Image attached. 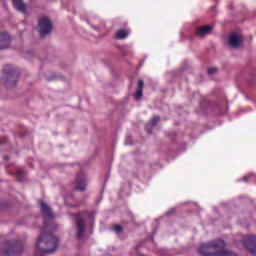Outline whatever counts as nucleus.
Instances as JSON below:
<instances>
[{"mask_svg":"<svg viewBox=\"0 0 256 256\" xmlns=\"http://www.w3.org/2000/svg\"><path fill=\"white\" fill-rule=\"evenodd\" d=\"M73 217L76 229V239L78 241H83V239H85V227L87 225V220L93 219L95 215L93 214V212L83 211L73 214Z\"/></svg>","mask_w":256,"mask_h":256,"instance_id":"nucleus-1","label":"nucleus"},{"mask_svg":"<svg viewBox=\"0 0 256 256\" xmlns=\"http://www.w3.org/2000/svg\"><path fill=\"white\" fill-rule=\"evenodd\" d=\"M4 77L2 78V83L7 89H11L17 85L19 80V71L13 68L11 65L7 64L3 69Z\"/></svg>","mask_w":256,"mask_h":256,"instance_id":"nucleus-2","label":"nucleus"},{"mask_svg":"<svg viewBox=\"0 0 256 256\" xmlns=\"http://www.w3.org/2000/svg\"><path fill=\"white\" fill-rule=\"evenodd\" d=\"M24 249L25 245L21 240H8L2 244V251L8 256L23 253Z\"/></svg>","mask_w":256,"mask_h":256,"instance_id":"nucleus-3","label":"nucleus"},{"mask_svg":"<svg viewBox=\"0 0 256 256\" xmlns=\"http://www.w3.org/2000/svg\"><path fill=\"white\" fill-rule=\"evenodd\" d=\"M37 31L42 39L47 35H51L53 31V22L48 17H42L38 20Z\"/></svg>","mask_w":256,"mask_h":256,"instance_id":"nucleus-4","label":"nucleus"},{"mask_svg":"<svg viewBox=\"0 0 256 256\" xmlns=\"http://www.w3.org/2000/svg\"><path fill=\"white\" fill-rule=\"evenodd\" d=\"M74 189L75 191H80L83 193L87 189V176L83 171H79L77 173L75 182H74Z\"/></svg>","mask_w":256,"mask_h":256,"instance_id":"nucleus-5","label":"nucleus"},{"mask_svg":"<svg viewBox=\"0 0 256 256\" xmlns=\"http://www.w3.org/2000/svg\"><path fill=\"white\" fill-rule=\"evenodd\" d=\"M243 41V35L238 34L237 32H233L228 38V45L232 47V49H237L241 47Z\"/></svg>","mask_w":256,"mask_h":256,"instance_id":"nucleus-6","label":"nucleus"},{"mask_svg":"<svg viewBox=\"0 0 256 256\" xmlns=\"http://www.w3.org/2000/svg\"><path fill=\"white\" fill-rule=\"evenodd\" d=\"M244 247L248 249L251 255L256 256V236H248L244 241Z\"/></svg>","mask_w":256,"mask_h":256,"instance_id":"nucleus-7","label":"nucleus"},{"mask_svg":"<svg viewBox=\"0 0 256 256\" xmlns=\"http://www.w3.org/2000/svg\"><path fill=\"white\" fill-rule=\"evenodd\" d=\"M11 45V36L7 32H0V51L9 49Z\"/></svg>","mask_w":256,"mask_h":256,"instance_id":"nucleus-8","label":"nucleus"},{"mask_svg":"<svg viewBox=\"0 0 256 256\" xmlns=\"http://www.w3.org/2000/svg\"><path fill=\"white\" fill-rule=\"evenodd\" d=\"M40 212L44 215V219H54L55 217L51 207L44 202H41Z\"/></svg>","mask_w":256,"mask_h":256,"instance_id":"nucleus-9","label":"nucleus"},{"mask_svg":"<svg viewBox=\"0 0 256 256\" xmlns=\"http://www.w3.org/2000/svg\"><path fill=\"white\" fill-rule=\"evenodd\" d=\"M12 3L17 11L24 14L27 13V4L23 0H12Z\"/></svg>","mask_w":256,"mask_h":256,"instance_id":"nucleus-10","label":"nucleus"},{"mask_svg":"<svg viewBox=\"0 0 256 256\" xmlns=\"http://www.w3.org/2000/svg\"><path fill=\"white\" fill-rule=\"evenodd\" d=\"M211 31H213V27L211 26H200L196 31V35H198V37H205V35H209Z\"/></svg>","mask_w":256,"mask_h":256,"instance_id":"nucleus-11","label":"nucleus"},{"mask_svg":"<svg viewBox=\"0 0 256 256\" xmlns=\"http://www.w3.org/2000/svg\"><path fill=\"white\" fill-rule=\"evenodd\" d=\"M145 87V82L143 81V79H139L138 83H137V91L134 94V97H136V99H142L143 98V89Z\"/></svg>","mask_w":256,"mask_h":256,"instance_id":"nucleus-12","label":"nucleus"},{"mask_svg":"<svg viewBox=\"0 0 256 256\" xmlns=\"http://www.w3.org/2000/svg\"><path fill=\"white\" fill-rule=\"evenodd\" d=\"M127 37H129V30L127 29H120L117 30L115 33V39H118L120 41L123 39H127Z\"/></svg>","mask_w":256,"mask_h":256,"instance_id":"nucleus-13","label":"nucleus"},{"mask_svg":"<svg viewBox=\"0 0 256 256\" xmlns=\"http://www.w3.org/2000/svg\"><path fill=\"white\" fill-rule=\"evenodd\" d=\"M10 175H14V177H16L17 181L22 182L23 177H25V172H23V169L18 168V169H16L15 173H10Z\"/></svg>","mask_w":256,"mask_h":256,"instance_id":"nucleus-14","label":"nucleus"},{"mask_svg":"<svg viewBox=\"0 0 256 256\" xmlns=\"http://www.w3.org/2000/svg\"><path fill=\"white\" fill-rule=\"evenodd\" d=\"M112 230H114L117 235H121V233H123V226L115 224L114 226H112Z\"/></svg>","mask_w":256,"mask_h":256,"instance_id":"nucleus-15","label":"nucleus"},{"mask_svg":"<svg viewBox=\"0 0 256 256\" xmlns=\"http://www.w3.org/2000/svg\"><path fill=\"white\" fill-rule=\"evenodd\" d=\"M146 243H147V238L138 242V244L135 247V251H139V249H141V247H144Z\"/></svg>","mask_w":256,"mask_h":256,"instance_id":"nucleus-16","label":"nucleus"},{"mask_svg":"<svg viewBox=\"0 0 256 256\" xmlns=\"http://www.w3.org/2000/svg\"><path fill=\"white\" fill-rule=\"evenodd\" d=\"M153 129H155V126L149 122L147 125H146V131L149 135H151L153 133Z\"/></svg>","mask_w":256,"mask_h":256,"instance_id":"nucleus-17","label":"nucleus"},{"mask_svg":"<svg viewBox=\"0 0 256 256\" xmlns=\"http://www.w3.org/2000/svg\"><path fill=\"white\" fill-rule=\"evenodd\" d=\"M159 121H161V117H159V116H154V117L151 119L150 123H151L154 127H157V123H159Z\"/></svg>","mask_w":256,"mask_h":256,"instance_id":"nucleus-18","label":"nucleus"},{"mask_svg":"<svg viewBox=\"0 0 256 256\" xmlns=\"http://www.w3.org/2000/svg\"><path fill=\"white\" fill-rule=\"evenodd\" d=\"M177 213V208H171L166 212L167 217H171V215H175Z\"/></svg>","mask_w":256,"mask_h":256,"instance_id":"nucleus-19","label":"nucleus"},{"mask_svg":"<svg viewBox=\"0 0 256 256\" xmlns=\"http://www.w3.org/2000/svg\"><path fill=\"white\" fill-rule=\"evenodd\" d=\"M218 71H219V69H217L216 67L209 68L208 75H215V73H218Z\"/></svg>","mask_w":256,"mask_h":256,"instance_id":"nucleus-20","label":"nucleus"},{"mask_svg":"<svg viewBox=\"0 0 256 256\" xmlns=\"http://www.w3.org/2000/svg\"><path fill=\"white\" fill-rule=\"evenodd\" d=\"M249 179H251V175L244 176V177L242 178V181H244L245 183H247V181H249Z\"/></svg>","mask_w":256,"mask_h":256,"instance_id":"nucleus-21","label":"nucleus"},{"mask_svg":"<svg viewBox=\"0 0 256 256\" xmlns=\"http://www.w3.org/2000/svg\"><path fill=\"white\" fill-rule=\"evenodd\" d=\"M7 141H8L7 138H0V145L7 143Z\"/></svg>","mask_w":256,"mask_h":256,"instance_id":"nucleus-22","label":"nucleus"},{"mask_svg":"<svg viewBox=\"0 0 256 256\" xmlns=\"http://www.w3.org/2000/svg\"><path fill=\"white\" fill-rule=\"evenodd\" d=\"M120 51H121L122 55H127V51L125 50V48H121Z\"/></svg>","mask_w":256,"mask_h":256,"instance_id":"nucleus-23","label":"nucleus"},{"mask_svg":"<svg viewBox=\"0 0 256 256\" xmlns=\"http://www.w3.org/2000/svg\"><path fill=\"white\" fill-rule=\"evenodd\" d=\"M255 81V79H252L248 82V85H253V82Z\"/></svg>","mask_w":256,"mask_h":256,"instance_id":"nucleus-24","label":"nucleus"},{"mask_svg":"<svg viewBox=\"0 0 256 256\" xmlns=\"http://www.w3.org/2000/svg\"><path fill=\"white\" fill-rule=\"evenodd\" d=\"M9 156H4V161H9Z\"/></svg>","mask_w":256,"mask_h":256,"instance_id":"nucleus-25","label":"nucleus"},{"mask_svg":"<svg viewBox=\"0 0 256 256\" xmlns=\"http://www.w3.org/2000/svg\"><path fill=\"white\" fill-rule=\"evenodd\" d=\"M172 136H173V137H177V134H176V133H172Z\"/></svg>","mask_w":256,"mask_h":256,"instance_id":"nucleus-26","label":"nucleus"},{"mask_svg":"<svg viewBox=\"0 0 256 256\" xmlns=\"http://www.w3.org/2000/svg\"><path fill=\"white\" fill-rule=\"evenodd\" d=\"M44 227H47V222H44Z\"/></svg>","mask_w":256,"mask_h":256,"instance_id":"nucleus-27","label":"nucleus"},{"mask_svg":"<svg viewBox=\"0 0 256 256\" xmlns=\"http://www.w3.org/2000/svg\"><path fill=\"white\" fill-rule=\"evenodd\" d=\"M151 241H153V236H150Z\"/></svg>","mask_w":256,"mask_h":256,"instance_id":"nucleus-28","label":"nucleus"}]
</instances>
